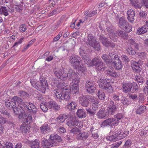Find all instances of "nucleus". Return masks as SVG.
Returning <instances> with one entry per match:
<instances>
[{
  "mask_svg": "<svg viewBox=\"0 0 148 148\" xmlns=\"http://www.w3.org/2000/svg\"><path fill=\"white\" fill-rule=\"evenodd\" d=\"M83 47V46L81 47L79 52L85 63L90 66H95L96 69L99 70L104 71L106 67L103 64L102 61L100 59L95 57L91 61L89 56L84 53Z\"/></svg>",
  "mask_w": 148,
  "mask_h": 148,
  "instance_id": "f257e3e1",
  "label": "nucleus"
},
{
  "mask_svg": "<svg viewBox=\"0 0 148 148\" xmlns=\"http://www.w3.org/2000/svg\"><path fill=\"white\" fill-rule=\"evenodd\" d=\"M64 84H62L61 85L62 86L61 89V91H60L58 89H56L54 90L53 92L58 99L60 100H64L65 101H69L70 99L71 91L73 94H76L77 92L75 93L74 92H73L71 89V86L70 89H69L66 87L67 85L65 86V85L64 86Z\"/></svg>",
  "mask_w": 148,
  "mask_h": 148,
  "instance_id": "f03ea898",
  "label": "nucleus"
},
{
  "mask_svg": "<svg viewBox=\"0 0 148 148\" xmlns=\"http://www.w3.org/2000/svg\"><path fill=\"white\" fill-rule=\"evenodd\" d=\"M67 74V77L68 78L70 79H72V82L71 84V89L73 92L76 93L78 91V84L79 80L78 76L79 75L78 73H75L71 68L69 69L68 73Z\"/></svg>",
  "mask_w": 148,
  "mask_h": 148,
  "instance_id": "7ed1b4c3",
  "label": "nucleus"
},
{
  "mask_svg": "<svg viewBox=\"0 0 148 148\" xmlns=\"http://www.w3.org/2000/svg\"><path fill=\"white\" fill-rule=\"evenodd\" d=\"M70 62L75 69L82 71L84 73L86 69L84 64H83L80 58L78 56L73 54L70 57Z\"/></svg>",
  "mask_w": 148,
  "mask_h": 148,
  "instance_id": "20e7f679",
  "label": "nucleus"
},
{
  "mask_svg": "<svg viewBox=\"0 0 148 148\" xmlns=\"http://www.w3.org/2000/svg\"><path fill=\"white\" fill-rule=\"evenodd\" d=\"M87 43L90 46L95 48L97 50H99L100 48V45L96 41L95 37L91 34H89L87 36Z\"/></svg>",
  "mask_w": 148,
  "mask_h": 148,
  "instance_id": "39448f33",
  "label": "nucleus"
},
{
  "mask_svg": "<svg viewBox=\"0 0 148 148\" xmlns=\"http://www.w3.org/2000/svg\"><path fill=\"white\" fill-rule=\"evenodd\" d=\"M19 102H5V104L7 107L13 108V112L16 115H19V117L21 118V114L19 110L22 107L18 105Z\"/></svg>",
  "mask_w": 148,
  "mask_h": 148,
  "instance_id": "423d86ee",
  "label": "nucleus"
},
{
  "mask_svg": "<svg viewBox=\"0 0 148 148\" xmlns=\"http://www.w3.org/2000/svg\"><path fill=\"white\" fill-rule=\"evenodd\" d=\"M22 106H20L22 108H21V110L23 109L24 111L28 110L30 112L32 113V114H35L37 112V109L35 108L34 105L32 103L29 102V104L28 106L27 104V102H21Z\"/></svg>",
  "mask_w": 148,
  "mask_h": 148,
  "instance_id": "0eeeda50",
  "label": "nucleus"
},
{
  "mask_svg": "<svg viewBox=\"0 0 148 148\" xmlns=\"http://www.w3.org/2000/svg\"><path fill=\"white\" fill-rule=\"evenodd\" d=\"M35 85L38 86L39 89H36L41 91L42 93H45L47 86V82L46 80L43 78H40V82H37Z\"/></svg>",
  "mask_w": 148,
  "mask_h": 148,
  "instance_id": "6e6552de",
  "label": "nucleus"
},
{
  "mask_svg": "<svg viewBox=\"0 0 148 148\" xmlns=\"http://www.w3.org/2000/svg\"><path fill=\"white\" fill-rule=\"evenodd\" d=\"M25 111H24V110L22 109V110L20 109L19 110L20 114H21V118L19 117V116H18V118L19 119H21L23 122L24 123H27L28 124V123H29L32 122V118L31 115H29L28 116L25 114Z\"/></svg>",
  "mask_w": 148,
  "mask_h": 148,
  "instance_id": "1a4fd4ad",
  "label": "nucleus"
},
{
  "mask_svg": "<svg viewBox=\"0 0 148 148\" xmlns=\"http://www.w3.org/2000/svg\"><path fill=\"white\" fill-rule=\"evenodd\" d=\"M99 39L102 44L106 47L114 48L115 47V45L114 43L110 41L107 38L103 35H101Z\"/></svg>",
  "mask_w": 148,
  "mask_h": 148,
  "instance_id": "9d476101",
  "label": "nucleus"
},
{
  "mask_svg": "<svg viewBox=\"0 0 148 148\" xmlns=\"http://www.w3.org/2000/svg\"><path fill=\"white\" fill-rule=\"evenodd\" d=\"M63 71V69H55L53 70V72L56 76L62 80H65L67 76V74L65 73Z\"/></svg>",
  "mask_w": 148,
  "mask_h": 148,
  "instance_id": "9b49d317",
  "label": "nucleus"
},
{
  "mask_svg": "<svg viewBox=\"0 0 148 148\" xmlns=\"http://www.w3.org/2000/svg\"><path fill=\"white\" fill-rule=\"evenodd\" d=\"M119 123L118 120L114 118H108L103 121L101 125L106 126L109 125L111 126L117 125Z\"/></svg>",
  "mask_w": 148,
  "mask_h": 148,
  "instance_id": "f8f14e48",
  "label": "nucleus"
},
{
  "mask_svg": "<svg viewBox=\"0 0 148 148\" xmlns=\"http://www.w3.org/2000/svg\"><path fill=\"white\" fill-rule=\"evenodd\" d=\"M117 129H115L114 132H110L109 136L106 137V139L112 142H114L118 140H120L119 134L117 133Z\"/></svg>",
  "mask_w": 148,
  "mask_h": 148,
  "instance_id": "ddd939ff",
  "label": "nucleus"
},
{
  "mask_svg": "<svg viewBox=\"0 0 148 148\" xmlns=\"http://www.w3.org/2000/svg\"><path fill=\"white\" fill-rule=\"evenodd\" d=\"M95 83L92 81H87L86 83L85 87L87 91L90 93L94 92L95 90Z\"/></svg>",
  "mask_w": 148,
  "mask_h": 148,
  "instance_id": "4468645a",
  "label": "nucleus"
},
{
  "mask_svg": "<svg viewBox=\"0 0 148 148\" xmlns=\"http://www.w3.org/2000/svg\"><path fill=\"white\" fill-rule=\"evenodd\" d=\"M96 98L93 96H82L79 98V101L82 102H95Z\"/></svg>",
  "mask_w": 148,
  "mask_h": 148,
  "instance_id": "2eb2a0df",
  "label": "nucleus"
},
{
  "mask_svg": "<svg viewBox=\"0 0 148 148\" xmlns=\"http://www.w3.org/2000/svg\"><path fill=\"white\" fill-rule=\"evenodd\" d=\"M79 123V121L76 119L72 117H70L67 120L66 124L70 127L75 125L82 127L81 126L78 125V124Z\"/></svg>",
  "mask_w": 148,
  "mask_h": 148,
  "instance_id": "dca6fc26",
  "label": "nucleus"
},
{
  "mask_svg": "<svg viewBox=\"0 0 148 148\" xmlns=\"http://www.w3.org/2000/svg\"><path fill=\"white\" fill-rule=\"evenodd\" d=\"M51 143H54V146H55L57 144V143L60 142L61 141V137L57 134H52L50 136L49 139Z\"/></svg>",
  "mask_w": 148,
  "mask_h": 148,
  "instance_id": "f3484780",
  "label": "nucleus"
},
{
  "mask_svg": "<svg viewBox=\"0 0 148 148\" xmlns=\"http://www.w3.org/2000/svg\"><path fill=\"white\" fill-rule=\"evenodd\" d=\"M109 113L107 110H105L104 108L100 110L97 114L98 118L101 119L106 118L108 116Z\"/></svg>",
  "mask_w": 148,
  "mask_h": 148,
  "instance_id": "a211bd4d",
  "label": "nucleus"
},
{
  "mask_svg": "<svg viewBox=\"0 0 148 148\" xmlns=\"http://www.w3.org/2000/svg\"><path fill=\"white\" fill-rule=\"evenodd\" d=\"M54 143H51L49 139L43 140L41 143V147L42 148H47L54 146Z\"/></svg>",
  "mask_w": 148,
  "mask_h": 148,
  "instance_id": "6ab92c4d",
  "label": "nucleus"
},
{
  "mask_svg": "<svg viewBox=\"0 0 148 148\" xmlns=\"http://www.w3.org/2000/svg\"><path fill=\"white\" fill-rule=\"evenodd\" d=\"M131 64V66L135 73H138L140 72V68L138 62L134 61H132Z\"/></svg>",
  "mask_w": 148,
  "mask_h": 148,
  "instance_id": "aec40b11",
  "label": "nucleus"
},
{
  "mask_svg": "<svg viewBox=\"0 0 148 148\" xmlns=\"http://www.w3.org/2000/svg\"><path fill=\"white\" fill-rule=\"evenodd\" d=\"M14 9H9L5 7L1 6L0 8V12L1 14H3L5 16H7L9 14L10 12H13Z\"/></svg>",
  "mask_w": 148,
  "mask_h": 148,
  "instance_id": "412c9836",
  "label": "nucleus"
},
{
  "mask_svg": "<svg viewBox=\"0 0 148 148\" xmlns=\"http://www.w3.org/2000/svg\"><path fill=\"white\" fill-rule=\"evenodd\" d=\"M132 87V83H127L123 84V91L126 93L130 92Z\"/></svg>",
  "mask_w": 148,
  "mask_h": 148,
  "instance_id": "4be33fe9",
  "label": "nucleus"
},
{
  "mask_svg": "<svg viewBox=\"0 0 148 148\" xmlns=\"http://www.w3.org/2000/svg\"><path fill=\"white\" fill-rule=\"evenodd\" d=\"M127 14L128 16L127 19L130 22L132 23L134 20V17L135 15L134 11L132 10H128L127 12Z\"/></svg>",
  "mask_w": 148,
  "mask_h": 148,
  "instance_id": "5701e85b",
  "label": "nucleus"
},
{
  "mask_svg": "<svg viewBox=\"0 0 148 148\" xmlns=\"http://www.w3.org/2000/svg\"><path fill=\"white\" fill-rule=\"evenodd\" d=\"M30 128V126L28 124L25 123H23L20 127L21 130L22 132L24 133L29 132Z\"/></svg>",
  "mask_w": 148,
  "mask_h": 148,
  "instance_id": "b1692460",
  "label": "nucleus"
},
{
  "mask_svg": "<svg viewBox=\"0 0 148 148\" xmlns=\"http://www.w3.org/2000/svg\"><path fill=\"white\" fill-rule=\"evenodd\" d=\"M117 131L116 132L119 134V137L120 140L125 137L129 134V131L126 130L122 134V130L121 129H117Z\"/></svg>",
  "mask_w": 148,
  "mask_h": 148,
  "instance_id": "393cba45",
  "label": "nucleus"
},
{
  "mask_svg": "<svg viewBox=\"0 0 148 148\" xmlns=\"http://www.w3.org/2000/svg\"><path fill=\"white\" fill-rule=\"evenodd\" d=\"M116 34L117 35L116 36H119L124 39H127L128 37V34L121 30H118L116 32Z\"/></svg>",
  "mask_w": 148,
  "mask_h": 148,
  "instance_id": "a878e982",
  "label": "nucleus"
},
{
  "mask_svg": "<svg viewBox=\"0 0 148 148\" xmlns=\"http://www.w3.org/2000/svg\"><path fill=\"white\" fill-rule=\"evenodd\" d=\"M109 105L108 111L109 113L112 114L116 110L117 107L114 105V102H110Z\"/></svg>",
  "mask_w": 148,
  "mask_h": 148,
  "instance_id": "bb28decb",
  "label": "nucleus"
},
{
  "mask_svg": "<svg viewBox=\"0 0 148 148\" xmlns=\"http://www.w3.org/2000/svg\"><path fill=\"white\" fill-rule=\"evenodd\" d=\"M98 84L99 87L102 89L105 88V86L109 83L107 82L106 79H100L98 80Z\"/></svg>",
  "mask_w": 148,
  "mask_h": 148,
  "instance_id": "cd10ccee",
  "label": "nucleus"
},
{
  "mask_svg": "<svg viewBox=\"0 0 148 148\" xmlns=\"http://www.w3.org/2000/svg\"><path fill=\"white\" fill-rule=\"evenodd\" d=\"M128 23L125 20L124 17H121L119 20V25L121 29L123 28V27L127 25Z\"/></svg>",
  "mask_w": 148,
  "mask_h": 148,
  "instance_id": "c85d7f7f",
  "label": "nucleus"
},
{
  "mask_svg": "<svg viewBox=\"0 0 148 148\" xmlns=\"http://www.w3.org/2000/svg\"><path fill=\"white\" fill-rule=\"evenodd\" d=\"M7 120L1 116H0V134L2 133L3 127L2 125L5 123L7 121Z\"/></svg>",
  "mask_w": 148,
  "mask_h": 148,
  "instance_id": "c756f323",
  "label": "nucleus"
},
{
  "mask_svg": "<svg viewBox=\"0 0 148 148\" xmlns=\"http://www.w3.org/2000/svg\"><path fill=\"white\" fill-rule=\"evenodd\" d=\"M109 56L111 58L110 63L112 62V63H115L117 62V61L119 60L118 55H115L111 53H109Z\"/></svg>",
  "mask_w": 148,
  "mask_h": 148,
  "instance_id": "7c9ffc66",
  "label": "nucleus"
},
{
  "mask_svg": "<svg viewBox=\"0 0 148 148\" xmlns=\"http://www.w3.org/2000/svg\"><path fill=\"white\" fill-rule=\"evenodd\" d=\"M78 116L80 118H84L86 116V114L84 110L82 109H78L77 112Z\"/></svg>",
  "mask_w": 148,
  "mask_h": 148,
  "instance_id": "2f4dec72",
  "label": "nucleus"
},
{
  "mask_svg": "<svg viewBox=\"0 0 148 148\" xmlns=\"http://www.w3.org/2000/svg\"><path fill=\"white\" fill-rule=\"evenodd\" d=\"M148 30L143 25L138 29L137 30L136 33L138 34H142L146 33Z\"/></svg>",
  "mask_w": 148,
  "mask_h": 148,
  "instance_id": "473e14b6",
  "label": "nucleus"
},
{
  "mask_svg": "<svg viewBox=\"0 0 148 148\" xmlns=\"http://www.w3.org/2000/svg\"><path fill=\"white\" fill-rule=\"evenodd\" d=\"M67 118L66 115L65 114L60 115L57 118V121L59 123L63 122Z\"/></svg>",
  "mask_w": 148,
  "mask_h": 148,
  "instance_id": "72a5a7b5",
  "label": "nucleus"
},
{
  "mask_svg": "<svg viewBox=\"0 0 148 148\" xmlns=\"http://www.w3.org/2000/svg\"><path fill=\"white\" fill-rule=\"evenodd\" d=\"M146 109V107L145 106H140L136 111V113L138 114L143 113Z\"/></svg>",
  "mask_w": 148,
  "mask_h": 148,
  "instance_id": "f704fd0d",
  "label": "nucleus"
},
{
  "mask_svg": "<svg viewBox=\"0 0 148 148\" xmlns=\"http://www.w3.org/2000/svg\"><path fill=\"white\" fill-rule=\"evenodd\" d=\"M3 144L5 146L4 147L0 143V148H12L13 145L11 143L8 142H4Z\"/></svg>",
  "mask_w": 148,
  "mask_h": 148,
  "instance_id": "c9c22d12",
  "label": "nucleus"
},
{
  "mask_svg": "<svg viewBox=\"0 0 148 148\" xmlns=\"http://www.w3.org/2000/svg\"><path fill=\"white\" fill-rule=\"evenodd\" d=\"M106 73L110 76L114 77H118V75L112 69L110 70H107L106 71Z\"/></svg>",
  "mask_w": 148,
  "mask_h": 148,
  "instance_id": "e433bc0d",
  "label": "nucleus"
},
{
  "mask_svg": "<svg viewBox=\"0 0 148 148\" xmlns=\"http://www.w3.org/2000/svg\"><path fill=\"white\" fill-rule=\"evenodd\" d=\"M77 138L79 139H85L88 137L87 133L86 132H83L82 133H79L78 135L77 136Z\"/></svg>",
  "mask_w": 148,
  "mask_h": 148,
  "instance_id": "4c0bfd02",
  "label": "nucleus"
},
{
  "mask_svg": "<svg viewBox=\"0 0 148 148\" xmlns=\"http://www.w3.org/2000/svg\"><path fill=\"white\" fill-rule=\"evenodd\" d=\"M40 129L41 132L43 133H45L46 131H49V128L48 125L46 124H44L42 126L40 127Z\"/></svg>",
  "mask_w": 148,
  "mask_h": 148,
  "instance_id": "58836bf2",
  "label": "nucleus"
},
{
  "mask_svg": "<svg viewBox=\"0 0 148 148\" xmlns=\"http://www.w3.org/2000/svg\"><path fill=\"white\" fill-rule=\"evenodd\" d=\"M114 64L116 69L118 70L121 69L122 68V64L121 61L119 60L117 61V62H115Z\"/></svg>",
  "mask_w": 148,
  "mask_h": 148,
  "instance_id": "ea45409f",
  "label": "nucleus"
},
{
  "mask_svg": "<svg viewBox=\"0 0 148 148\" xmlns=\"http://www.w3.org/2000/svg\"><path fill=\"white\" fill-rule=\"evenodd\" d=\"M128 53L130 55H134L136 53L135 50L131 47H128L127 49Z\"/></svg>",
  "mask_w": 148,
  "mask_h": 148,
  "instance_id": "a19ab883",
  "label": "nucleus"
},
{
  "mask_svg": "<svg viewBox=\"0 0 148 148\" xmlns=\"http://www.w3.org/2000/svg\"><path fill=\"white\" fill-rule=\"evenodd\" d=\"M31 148H40L39 147V142L38 140H36L32 142Z\"/></svg>",
  "mask_w": 148,
  "mask_h": 148,
  "instance_id": "79ce46f5",
  "label": "nucleus"
},
{
  "mask_svg": "<svg viewBox=\"0 0 148 148\" xmlns=\"http://www.w3.org/2000/svg\"><path fill=\"white\" fill-rule=\"evenodd\" d=\"M103 89H105L106 91L110 93L112 92L113 91L112 87L110 83L108 84Z\"/></svg>",
  "mask_w": 148,
  "mask_h": 148,
  "instance_id": "37998d69",
  "label": "nucleus"
},
{
  "mask_svg": "<svg viewBox=\"0 0 148 148\" xmlns=\"http://www.w3.org/2000/svg\"><path fill=\"white\" fill-rule=\"evenodd\" d=\"M132 27L128 23L127 24V25H125L123 27V29L124 31L127 32H129L132 30Z\"/></svg>",
  "mask_w": 148,
  "mask_h": 148,
  "instance_id": "c03bdc74",
  "label": "nucleus"
},
{
  "mask_svg": "<svg viewBox=\"0 0 148 148\" xmlns=\"http://www.w3.org/2000/svg\"><path fill=\"white\" fill-rule=\"evenodd\" d=\"M107 29V31L108 33V35L110 36H117L116 33L114 32V30L112 29L110 27H108Z\"/></svg>",
  "mask_w": 148,
  "mask_h": 148,
  "instance_id": "a18cd8bd",
  "label": "nucleus"
},
{
  "mask_svg": "<svg viewBox=\"0 0 148 148\" xmlns=\"http://www.w3.org/2000/svg\"><path fill=\"white\" fill-rule=\"evenodd\" d=\"M101 58L107 63L109 64L110 63V58L106 54H104L101 56Z\"/></svg>",
  "mask_w": 148,
  "mask_h": 148,
  "instance_id": "49530a36",
  "label": "nucleus"
},
{
  "mask_svg": "<svg viewBox=\"0 0 148 148\" xmlns=\"http://www.w3.org/2000/svg\"><path fill=\"white\" fill-rule=\"evenodd\" d=\"M16 5H14L13 8L16 9V11L17 12H21L22 11V10L21 8L20 5L17 2H15Z\"/></svg>",
  "mask_w": 148,
  "mask_h": 148,
  "instance_id": "de8ad7c7",
  "label": "nucleus"
},
{
  "mask_svg": "<svg viewBox=\"0 0 148 148\" xmlns=\"http://www.w3.org/2000/svg\"><path fill=\"white\" fill-rule=\"evenodd\" d=\"M130 0L132 5L134 6L136 8H141L142 5H138L137 3L138 2H136V1H135L134 0Z\"/></svg>",
  "mask_w": 148,
  "mask_h": 148,
  "instance_id": "09e8293b",
  "label": "nucleus"
},
{
  "mask_svg": "<svg viewBox=\"0 0 148 148\" xmlns=\"http://www.w3.org/2000/svg\"><path fill=\"white\" fill-rule=\"evenodd\" d=\"M77 106L75 102H70L68 106V108L70 110H72L74 109Z\"/></svg>",
  "mask_w": 148,
  "mask_h": 148,
  "instance_id": "8fccbe9b",
  "label": "nucleus"
},
{
  "mask_svg": "<svg viewBox=\"0 0 148 148\" xmlns=\"http://www.w3.org/2000/svg\"><path fill=\"white\" fill-rule=\"evenodd\" d=\"M79 133L78 129L77 127H75L71 130V135L72 134L73 135H78Z\"/></svg>",
  "mask_w": 148,
  "mask_h": 148,
  "instance_id": "3c124183",
  "label": "nucleus"
},
{
  "mask_svg": "<svg viewBox=\"0 0 148 148\" xmlns=\"http://www.w3.org/2000/svg\"><path fill=\"white\" fill-rule=\"evenodd\" d=\"M98 95L99 99L102 100L105 97V94L101 90H99L98 92Z\"/></svg>",
  "mask_w": 148,
  "mask_h": 148,
  "instance_id": "603ef678",
  "label": "nucleus"
},
{
  "mask_svg": "<svg viewBox=\"0 0 148 148\" xmlns=\"http://www.w3.org/2000/svg\"><path fill=\"white\" fill-rule=\"evenodd\" d=\"M135 80L138 83H142L143 82V77L139 75H136L135 78Z\"/></svg>",
  "mask_w": 148,
  "mask_h": 148,
  "instance_id": "864d4df0",
  "label": "nucleus"
},
{
  "mask_svg": "<svg viewBox=\"0 0 148 148\" xmlns=\"http://www.w3.org/2000/svg\"><path fill=\"white\" fill-rule=\"evenodd\" d=\"M37 82L36 80L34 79H32L30 80V82L32 85L36 89H39L38 86L35 84H37Z\"/></svg>",
  "mask_w": 148,
  "mask_h": 148,
  "instance_id": "5fc2aeb1",
  "label": "nucleus"
},
{
  "mask_svg": "<svg viewBox=\"0 0 148 148\" xmlns=\"http://www.w3.org/2000/svg\"><path fill=\"white\" fill-rule=\"evenodd\" d=\"M50 105L51 106L50 107L55 110H58L60 108L59 106L57 104L56 102H51Z\"/></svg>",
  "mask_w": 148,
  "mask_h": 148,
  "instance_id": "6e6d98bb",
  "label": "nucleus"
},
{
  "mask_svg": "<svg viewBox=\"0 0 148 148\" xmlns=\"http://www.w3.org/2000/svg\"><path fill=\"white\" fill-rule=\"evenodd\" d=\"M18 95L19 96L21 97H23V98L27 97L29 95L28 94L23 91H20L18 93Z\"/></svg>",
  "mask_w": 148,
  "mask_h": 148,
  "instance_id": "4d7b16f0",
  "label": "nucleus"
},
{
  "mask_svg": "<svg viewBox=\"0 0 148 148\" xmlns=\"http://www.w3.org/2000/svg\"><path fill=\"white\" fill-rule=\"evenodd\" d=\"M138 56L141 59H145L147 57V55L145 52L138 53H137Z\"/></svg>",
  "mask_w": 148,
  "mask_h": 148,
  "instance_id": "13d9d810",
  "label": "nucleus"
},
{
  "mask_svg": "<svg viewBox=\"0 0 148 148\" xmlns=\"http://www.w3.org/2000/svg\"><path fill=\"white\" fill-rule=\"evenodd\" d=\"M122 143L121 141L112 144L111 145V148H117Z\"/></svg>",
  "mask_w": 148,
  "mask_h": 148,
  "instance_id": "bf43d9fd",
  "label": "nucleus"
},
{
  "mask_svg": "<svg viewBox=\"0 0 148 148\" xmlns=\"http://www.w3.org/2000/svg\"><path fill=\"white\" fill-rule=\"evenodd\" d=\"M99 106V102H94L92 104V108L93 110H96L98 109Z\"/></svg>",
  "mask_w": 148,
  "mask_h": 148,
  "instance_id": "052dcab7",
  "label": "nucleus"
},
{
  "mask_svg": "<svg viewBox=\"0 0 148 148\" xmlns=\"http://www.w3.org/2000/svg\"><path fill=\"white\" fill-rule=\"evenodd\" d=\"M26 29V26L25 24L21 25L19 27V31L22 32H24Z\"/></svg>",
  "mask_w": 148,
  "mask_h": 148,
  "instance_id": "680f3d73",
  "label": "nucleus"
},
{
  "mask_svg": "<svg viewBox=\"0 0 148 148\" xmlns=\"http://www.w3.org/2000/svg\"><path fill=\"white\" fill-rule=\"evenodd\" d=\"M124 98L123 97H119L116 95H114L113 97V100L114 101H122L123 100Z\"/></svg>",
  "mask_w": 148,
  "mask_h": 148,
  "instance_id": "e2e57ef3",
  "label": "nucleus"
},
{
  "mask_svg": "<svg viewBox=\"0 0 148 148\" xmlns=\"http://www.w3.org/2000/svg\"><path fill=\"white\" fill-rule=\"evenodd\" d=\"M138 133L140 136H145L147 134V131L145 130H140L138 131Z\"/></svg>",
  "mask_w": 148,
  "mask_h": 148,
  "instance_id": "0e129e2a",
  "label": "nucleus"
},
{
  "mask_svg": "<svg viewBox=\"0 0 148 148\" xmlns=\"http://www.w3.org/2000/svg\"><path fill=\"white\" fill-rule=\"evenodd\" d=\"M45 102H43L40 104V108L44 112H46L47 110V106L45 104Z\"/></svg>",
  "mask_w": 148,
  "mask_h": 148,
  "instance_id": "69168bd1",
  "label": "nucleus"
},
{
  "mask_svg": "<svg viewBox=\"0 0 148 148\" xmlns=\"http://www.w3.org/2000/svg\"><path fill=\"white\" fill-rule=\"evenodd\" d=\"M121 59L123 62H128L130 60L128 56L124 55H123L121 56Z\"/></svg>",
  "mask_w": 148,
  "mask_h": 148,
  "instance_id": "338daca9",
  "label": "nucleus"
},
{
  "mask_svg": "<svg viewBox=\"0 0 148 148\" xmlns=\"http://www.w3.org/2000/svg\"><path fill=\"white\" fill-rule=\"evenodd\" d=\"M0 112L2 114L9 116V114L7 111L5 110L4 108H0Z\"/></svg>",
  "mask_w": 148,
  "mask_h": 148,
  "instance_id": "774afa93",
  "label": "nucleus"
}]
</instances>
